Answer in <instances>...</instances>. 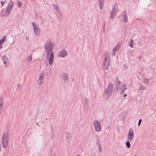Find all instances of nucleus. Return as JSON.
Returning a JSON list of instances; mask_svg holds the SVG:
<instances>
[{
    "instance_id": "obj_35",
    "label": "nucleus",
    "mask_w": 156,
    "mask_h": 156,
    "mask_svg": "<svg viewBox=\"0 0 156 156\" xmlns=\"http://www.w3.org/2000/svg\"><path fill=\"white\" fill-rule=\"evenodd\" d=\"M141 121H142L141 119H140L139 120L138 124V126H139L140 125V123H141Z\"/></svg>"
},
{
    "instance_id": "obj_21",
    "label": "nucleus",
    "mask_w": 156,
    "mask_h": 156,
    "mask_svg": "<svg viewBox=\"0 0 156 156\" xmlns=\"http://www.w3.org/2000/svg\"><path fill=\"white\" fill-rule=\"evenodd\" d=\"M126 89L127 87L126 85L124 84L122 85L121 87V91L120 94H122L124 93V90H126Z\"/></svg>"
},
{
    "instance_id": "obj_32",
    "label": "nucleus",
    "mask_w": 156,
    "mask_h": 156,
    "mask_svg": "<svg viewBox=\"0 0 156 156\" xmlns=\"http://www.w3.org/2000/svg\"><path fill=\"white\" fill-rule=\"evenodd\" d=\"M21 88V85L20 84H18L17 85V89L18 90H20Z\"/></svg>"
},
{
    "instance_id": "obj_12",
    "label": "nucleus",
    "mask_w": 156,
    "mask_h": 156,
    "mask_svg": "<svg viewBox=\"0 0 156 156\" xmlns=\"http://www.w3.org/2000/svg\"><path fill=\"white\" fill-rule=\"evenodd\" d=\"M68 55V52L65 50H62L60 51L58 53V56L59 57L64 58L66 56Z\"/></svg>"
},
{
    "instance_id": "obj_38",
    "label": "nucleus",
    "mask_w": 156,
    "mask_h": 156,
    "mask_svg": "<svg viewBox=\"0 0 156 156\" xmlns=\"http://www.w3.org/2000/svg\"><path fill=\"white\" fill-rule=\"evenodd\" d=\"M126 95H126V94H125L124 95V97H126Z\"/></svg>"
},
{
    "instance_id": "obj_6",
    "label": "nucleus",
    "mask_w": 156,
    "mask_h": 156,
    "mask_svg": "<svg viewBox=\"0 0 156 156\" xmlns=\"http://www.w3.org/2000/svg\"><path fill=\"white\" fill-rule=\"evenodd\" d=\"M95 130L98 132H100L101 130V125L100 122L98 120H94L93 122Z\"/></svg>"
},
{
    "instance_id": "obj_20",
    "label": "nucleus",
    "mask_w": 156,
    "mask_h": 156,
    "mask_svg": "<svg viewBox=\"0 0 156 156\" xmlns=\"http://www.w3.org/2000/svg\"><path fill=\"white\" fill-rule=\"evenodd\" d=\"M98 147V150L99 152H101L102 150L101 147L100 143L99 140L98 139L96 141Z\"/></svg>"
},
{
    "instance_id": "obj_8",
    "label": "nucleus",
    "mask_w": 156,
    "mask_h": 156,
    "mask_svg": "<svg viewBox=\"0 0 156 156\" xmlns=\"http://www.w3.org/2000/svg\"><path fill=\"white\" fill-rule=\"evenodd\" d=\"M134 137V132L133 129L130 128L129 130L128 135L127 136V140L128 141H132Z\"/></svg>"
},
{
    "instance_id": "obj_27",
    "label": "nucleus",
    "mask_w": 156,
    "mask_h": 156,
    "mask_svg": "<svg viewBox=\"0 0 156 156\" xmlns=\"http://www.w3.org/2000/svg\"><path fill=\"white\" fill-rule=\"evenodd\" d=\"M17 3L19 8H20L23 4V3L19 1H17Z\"/></svg>"
},
{
    "instance_id": "obj_13",
    "label": "nucleus",
    "mask_w": 156,
    "mask_h": 156,
    "mask_svg": "<svg viewBox=\"0 0 156 156\" xmlns=\"http://www.w3.org/2000/svg\"><path fill=\"white\" fill-rule=\"evenodd\" d=\"M14 5V2L12 0H10L8 3V5L6 8L11 12L12 9Z\"/></svg>"
},
{
    "instance_id": "obj_40",
    "label": "nucleus",
    "mask_w": 156,
    "mask_h": 156,
    "mask_svg": "<svg viewBox=\"0 0 156 156\" xmlns=\"http://www.w3.org/2000/svg\"><path fill=\"white\" fill-rule=\"evenodd\" d=\"M116 80H118V78H116Z\"/></svg>"
},
{
    "instance_id": "obj_39",
    "label": "nucleus",
    "mask_w": 156,
    "mask_h": 156,
    "mask_svg": "<svg viewBox=\"0 0 156 156\" xmlns=\"http://www.w3.org/2000/svg\"><path fill=\"white\" fill-rule=\"evenodd\" d=\"M104 31H105V29H104V30H103V32H104Z\"/></svg>"
},
{
    "instance_id": "obj_37",
    "label": "nucleus",
    "mask_w": 156,
    "mask_h": 156,
    "mask_svg": "<svg viewBox=\"0 0 156 156\" xmlns=\"http://www.w3.org/2000/svg\"><path fill=\"white\" fill-rule=\"evenodd\" d=\"M75 156H81L79 154H76L75 155Z\"/></svg>"
},
{
    "instance_id": "obj_34",
    "label": "nucleus",
    "mask_w": 156,
    "mask_h": 156,
    "mask_svg": "<svg viewBox=\"0 0 156 156\" xmlns=\"http://www.w3.org/2000/svg\"><path fill=\"white\" fill-rule=\"evenodd\" d=\"M104 2V0H99V4H103Z\"/></svg>"
},
{
    "instance_id": "obj_22",
    "label": "nucleus",
    "mask_w": 156,
    "mask_h": 156,
    "mask_svg": "<svg viewBox=\"0 0 156 156\" xmlns=\"http://www.w3.org/2000/svg\"><path fill=\"white\" fill-rule=\"evenodd\" d=\"M134 44V42L133 40L132 39H131L128 42V45L131 48H133Z\"/></svg>"
},
{
    "instance_id": "obj_1",
    "label": "nucleus",
    "mask_w": 156,
    "mask_h": 156,
    "mask_svg": "<svg viewBox=\"0 0 156 156\" xmlns=\"http://www.w3.org/2000/svg\"><path fill=\"white\" fill-rule=\"evenodd\" d=\"M9 140V133L7 132H4L1 136V143L3 148H6L8 147Z\"/></svg>"
},
{
    "instance_id": "obj_23",
    "label": "nucleus",
    "mask_w": 156,
    "mask_h": 156,
    "mask_svg": "<svg viewBox=\"0 0 156 156\" xmlns=\"http://www.w3.org/2000/svg\"><path fill=\"white\" fill-rule=\"evenodd\" d=\"M32 59V55H29L26 58V61L28 63H30Z\"/></svg>"
},
{
    "instance_id": "obj_3",
    "label": "nucleus",
    "mask_w": 156,
    "mask_h": 156,
    "mask_svg": "<svg viewBox=\"0 0 156 156\" xmlns=\"http://www.w3.org/2000/svg\"><path fill=\"white\" fill-rule=\"evenodd\" d=\"M113 90V84L111 83H109L108 87L103 92V96L108 99L111 95Z\"/></svg>"
},
{
    "instance_id": "obj_14",
    "label": "nucleus",
    "mask_w": 156,
    "mask_h": 156,
    "mask_svg": "<svg viewBox=\"0 0 156 156\" xmlns=\"http://www.w3.org/2000/svg\"><path fill=\"white\" fill-rule=\"evenodd\" d=\"M1 61L3 62V64L6 66L7 64L9 62L8 58L5 55L2 56Z\"/></svg>"
},
{
    "instance_id": "obj_15",
    "label": "nucleus",
    "mask_w": 156,
    "mask_h": 156,
    "mask_svg": "<svg viewBox=\"0 0 156 156\" xmlns=\"http://www.w3.org/2000/svg\"><path fill=\"white\" fill-rule=\"evenodd\" d=\"M122 44V41L119 42L113 49L117 51L120 48Z\"/></svg>"
},
{
    "instance_id": "obj_24",
    "label": "nucleus",
    "mask_w": 156,
    "mask_h": 156,
    "mask_svg": "<svg viewBox=\"0 0 156 156\" xmlns=\"http://www.w3.org/2000/svg\"><path fill=\"white\" fill-rule=\"evenodd\" d=\"M145 86L142 85H140L139 87L138 90L139 91H143L145 90Z\"/></svg>"
},
{
    "instance_id": "obj_31",
    "label": "nucleus",
    "mask_w": 156,
    "mask_h": 156,
    "mask_svg": "<svg viewBox=\"0 0 156 156\" xmlns=\"http://www.w3.org/2000/svg\"><path fill=\"white\" fill-rule=\"evenodd\" d=\"M116 52V51L114 50L113 49L112 50V52H111V53H112V56L115 55Z\"/></svg>"
},
{
    "instance_id": "obj_36",
    "label": "nucleus",
    "mask_w": 156,
    "mask_h": 156,
    "mask_svg": "<svg viewBox=\"0 0 156 156\" xmlns=\"http://www.w3.org/2000/svg\"><path fill=\"white\" fill-rule=\"evenodd\" d=\"M120 83H121V82H120V81H117V84L119 85L120 84Z\"/></svg>"
},
{
    "instance_id": "obj_33",
    "label": "nucleus",
    "mask_w": 156,
    "mask_h": 156,
    "mask_svg": "<svg viewBox=\"0 0 156 156\" xmlns=\"http://www.w3.org/2000/svg\"><path fill=\"white\" fill-rule=\"evenodd\" d=\"M99 8L101 9H102L103 8V4H99Z\"/></svg>"
},
{
    "instance_id": "obj_2",
    "label": "nucleus",
    "mask_w": 156,
    "mask_h": 156,
    "mask_svg": "<svg viewBox=\"0 0 156 156\" xmlns=\"http://www.w3.org/2000/svg\"><path fill=\"white\" fill-rule=\"evenodd\" d=\"M44 48L46 54L54 52V47L51 41H47L44 45Z\"/></svg>"
},
{
    "instance_id": "obj_28",
    "label": "nucleus",
    "mask_w": 156,
    "mask_h": 156,
    "mask_svg": "<svg viewBox=\"0 0 156 156\" xmlns=\"http://www.w3.org/2000/svg\"><path fill=\"white\" fill-rule=\"evenodd\" d=\"M52 6L55 9L56 11H58V5L57 4H53Z\"/></svg>"
},
{
    "instance_id": "obj_19",
    "label": "nucleus",
    "mask_w": 156,
    "mask_h": 156,
    "mask_svg": "<svg viewBox=\"0 0 156 156\" xmlns=\"http://www.w3.org/2000/svg\"><path fill=\"white\" fill-rule=\"evenodd\" d=\"M6 39V36H5L3 37L2 39L0 40V49H2L3 48L2 44L4 43Z\"/></svg>"
},
{
    "instance_id": "obj_17",
    "label": "nucleus",
    "mask_w": 156,
    "mask_h": 156,
    "mask_svg": "<svg viewBox=\"0 0 156 156\" xmlns=\"http://www.w3.org/2000/svg\"><path fill=\"white\" fill-rule=\"evenodd\" d=\"M61 78L64 81H67L69 79V76L68 74L64 73L62 74Z\"/></svg>"
},
{
    "instance_id": "obj_25",
    "label": "nucleus",
    "mask_w": 156,
    "mask_h": 156,
    "mask_svg": "<svg viewBox=\"0 0 156 156\" xmlns=\"http://www.w3.org/2000/svg\"><path fill=\"white\" fill-rule=\"evenodd\" d=\"M143 80L144 82L146 84L148 85L150 83V79L144 78H143Z\"/></svg>"
},
{
    "instance_id": "obj_26",
    "label": "nucleus",
    "mask_w": 156,
    "mask_h": 156,
    "mask_svg": "<svg viewBox=\"0 0 156 156\" xmlns=\"http://www.w3.org/2000/svg\"><path fill=\"white\" fill-rule=\"evenodd\" d=\"M130 141L127 140L126 143V145L128 148H129L131 146Z\"/></svg>"
},
{
    "instance_id": "obj_7",
    "label": "nucleus",
    "mask_w": 156,
    "mask_h": 156,
    "mask_svg": "<svg viewBox=\"0 0 156 156\" xmlns=\"http://www.w3.org/2000/svg\"><path fill=\"white\" fill-rule=\"evenodd\" d=\"M54 52L46 54V58L48 61V64L50 65L53 64L54 58Z\"/></svg>"
},
{
    "instance_id": "obj_18",
    "label": "nucleus",
    "mask_w": 156,
    "mask_h": 156,
    "mask_svg": "<svg viewBox=\"0 0 156 156\" xmlns=\"http://www.w3.org/2000/svg\"><path fill=\"white\" fill-rule=\"evenodd\" d=\"M3 101L2 98H0V114L2 113L3 109Z\"/></svg>"
},
{
    "instance_id": "obj_30",
    "label": "nucleus",
    "mask_w": 156,
    "mask_h": 156,
    "mask_svg": "<svg viewBox=\"0 0 156 156\" xmlns=\"http://www.w3.org/2000/svg\"><path fill=\"white\" fill-rule=\"evenodd\" d=\"M6 2V0H4L1 2V7H2L3 5Z\"/></svg>"
},
{
    "instance_id": "obj_16",
    "label": "nucleus",
    "mask_w": 156,
    "mask_h": 156,
    "mask_svg": "<svg viewBox=\"0 0 156 156\" xmlns=\"http://www.w3.org/2000/svg\"><path fill=\"white\" fill-rule=\"evenodd\" d=\"M122 20L123 22L125 23H126L128 22V19L126 13L124 12L122 15Z\"/></svg>"
},
{
    "instance_id": "obj_9",
    "label": "nucleus",
    "mask_w": 156,
    "mask_h": 156,
    "mask_svg": "<svg viewBox=\"0 0 156 156\" xmlns=\"http://www.w3.org/2000/svg\"><path fill=\"white\" fill-rule=\"evenodd\" d=\"M118 12V11L117 9L115 7V5L114 6L112 9L110 11V16L109 17V19H113Z\"/></svg>"
},
{
    "instance_id": "obj_10",
    "label": "nucleus",
    "mask_w": 156,
    "mask_h": 156,
    "mask_svg": "<svg viewBox=\"0 0 156 156\" xmlns=\"http://www.w3.org/2000/svg\"><path fill=\"white\" fill-rule=\"evenodd\" d=\"M11 12L7 9L6 8L2 11L1 16L3 17L7 18L10 15Z\"/></svg>"
},
{
    "instance_id": "obj_4",
    "label": "nucleus",
    "mask_w": 156,
    "mask_h": 156,
    "mask_svg": "<svg viewBox=\"0 0 156 156\" xmlns=\"http://www.w3.org/2000/svg\"><path fill=\"white\" fill-rule=\"evenodd\" d=\"M110 58L109 53L108 51H105L104 53V60L103 66L105 69L108 68L110 65Z\"/></svg>"
},
{
    "instance_id": "obj_29",
    "label": "nucleus",
    "mask_w": 156,
    "mask_h": 156,
    "mask_svg": "<svg viewBox=\"0 0 156 156\" xmlns=\"http://www.w3.org/2000/svg\"><path fill=\"white\" fill-rule=\"evenodd\" d=\"M137 44L140 46H142L143 44V42L140 41H139L137 42Z\"/></svg>"
},
{
    "instance_id": "obj_5",
    "label": "nucleus",
    "mask_w": 156,
    "mask_h": 156,
    "mask_svg": "<svg viewBox=\"0 0 156 156\" xmlns=\"http://www.w3.org/2000/svg\"><path fill=\"white\" fill-rule=\"evenodd\" d=\"M32 26V29L35 35L37 36H39L41 33V29L38 25L34 22L31 23Z\"/></svg>"
},
{
    "instance_id": "obj_11",
    "label": "nucleus",
    "mask_w": 156,
    "mask_h": 156,
    "mask_svg": "<svg viewBox=\"0 0 156 156\" xmlns=\"http://www.w3.org/2000/svg\"><path fill=\"white\" fill-rule=\"evenodd\" d=\"M44 79V73H43L39 74V77L37 81V84L38 85H41Z\"/></svg>"
}]
</instances>
